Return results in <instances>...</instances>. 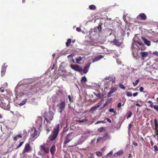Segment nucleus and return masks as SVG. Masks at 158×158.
<instances>
[{"instance_id": "1", "label": "nucleus", "mask_w": 158, "mask_h": 158, "mask_svg": "<svg viewBox=\"0 0 158 158\" xmlns=\"http://www.w3.org/2000/svg\"><path fill=\"white\" fill-rule=\"evenodd\" d=\"M55 113L53 111H49L48 112H45L44 116H43L44 118V122L46 121L47 124H50L51 121L53 118V116Z\"/></svg>"}, {"instance_id": "2", "label": "nucleus", "mask_w": 158, "mask_h": 158, "mask_svg": "<svg viewBox=\"0 0 158 158\" xmlns=\"http://www.w3.org/2000/svg\"><path fill=\"white\" fill-rule=\"evenodd\" d=\"M60 125L59 124H56L54 127L53 130L48 139L50 141L54 140L57 137L59 132Z\"/></svg>"}, {"instance_id": "3", "label": "nucleus", "mask_w": 158, "mask_h": 158, "mask_svg": "<svg viewBox=\"0 0 158 158\" xmlns=\"http://www.w3.org/2000/svg\"><path fill=\"white\" fill-rule=\"evenodd\" d=\"M74 133L71 132L69 133L64 138V141L63 143L64 148L66 147L67 144L73 139L74 137Z\"/></svg>"}, {"instance_id": "4", "label": "nucleus", "mask_w": 158, "mask_h": 158, "mask_svg": "<svg viewBox=\"0 0 158 158\" xmlns=\"http://www.w3.org/2000/svg\"><path fill=\"white\" fill-rule=\"evenodd\" d=\"M74 133L71 132L69 133L64 138V141L63 143L64 148L66 147L67 144L73 139L74 137Z\"/></svg>"}, {"instance_id": "5", "label": "nucleus", "mask_w": 158, "mask_h": 158, "mask_svg": "<svg viewBox=\"0 0 158 158\" xmlns=\"http://www.w3.org/2000/svg\"><path fill=\"white\" fill-rule=\"evenodd\" d=\"M74 133L71 132L69 133L64 138V141L63 143L64 148L66 147L67 144L73 139L74 137Z\"/></svg>"}, {"instance_id": "6", "label": "nucleus", "mask_w": 158, "mask_h": 158, "mask_svg": "<svg viewBox=\"0 0 158 158\" xmlns=\"http://www.w3.org/2000/svg\"><path fill=\"white\" fill-rule=\"evenodd\" d=\"M91 118H92L91 115H85L84 118H80L78 120H76V122L80 123L87 122L89 123V124H90L93 123V121H89V120H90Z\"/></svg>"}, {"instance_id": "7", "label": "nucleus", "mask_w": 158, "mask_h": 158, "mask_svg": "<svg viewBox=\"0 0 158 158\" xmlns=\"http://www.w3.org/2000/svg\"><path fill=\"white\" fill-rule=\"evenodd\" d=\"M31 150V148L30 144L29 143H27L25 145L24 148L22 152V153L24 154L26 153L29 152Z\"/></svg>"}, {"instance_id": "8", "label": "nucleus", "mask_w": 158, "mask_h": 158, "mask_svg": "<svg viewBox=\"0 0 158 158\" xmlns=\"http://www.w3.org/2000/svg\"><path fill=\"white\" fill-rule=\"evenodd\" d=\"M71 67L75 71L78 72H81L82 70V69L79 65L76 64H71Z\"/></svg>"}, {"instance_id": "9", "label": "nucleus", "mask_w": 158, "mask_h": 158, "mask_svg": "<svg viewBox=\"0 0 158 158\" xmlns=\"http://www.w3.org/2000/svg\"><path fill=\"white\" fill-rule=\"evenodd\" d=\"M65 104V102L62 101L59 104L57 105V106L59 107V108L60 110V113H61L64 109Z\"/></svg>"}, {"instance_id": "10", "label": "nucleus", "mask_w": 158, "mask_h": 158, "mask_svg": "<svg viewBox=\"0 0 158 158\" xmlns=\"http://www.w3.org/2000/svg\"><path fill=\"white\" fill-rule=\"evenodd\" d=\"M39 132L36 130L35 129L33 133H32L31 135V138H34L33 140L37 138V137L39 135Z\"/></svg>"}, {"instance_id": "11", "label": "nucleus", "mask_w": 158, "mask_h": 158, "mask_svg": "<svg viewBox=\"0 0 158 158\" xmlns=\"http://www.w3.org/2000/svg\"><path fill=\"white\" fill-rule=\"evenodd\" d=\"M117 90V88L116 87H112L110 88V90L107 96L110 97L111 96V94L115 92Z\"/></svg>"}, {"instance_id": "12", "label": "nucleus", "mask_w": 158, "mask_h": 158, "mask_svg": "<svg viewBox=\"0 0 158 158\" xmlns=\"http://www.w3.org/2000/svg\"><path fill=\"white\" fill-rule=\"evenodd\" d=\"M108 80L110 81H112V83H114L115 82V77L110 76L104 78V80Z\"/></svg>"}, {"instance_id": "13", "label": "nucleus", "mask_w": 158, "mask_h": 158, "mask_svg": "<svg viewBox=\"0 0 158 158\" xmlns=\"http://www.w3.org/2000/svg\"><path fill=\"white\" fill-rule=\"evenodd\" d=\"M110 138V136L108 133L106 132L103 134L102 139L106 140L107 139H109Z\"/></svg>"}, {"instance_id": "14", "label": "nucleus", "mask_w": 158, "mask_h": 158, "mask_svg": "<svg viewBox=\"0 0 158 158\" xmlns=\"http://www.w3.org/2000/svg\"><path fill=\"white\" fill-rule=\"evenodd\" d=\"M142 39L144 43L148 46H149L151 45V42L149 40L144 37H142Z\"/></svg>"}, {"instance_id": "15", "label": "nucleus", "mask_w": 158, "mask_h": 158, "mask_svg": "<svg viewBox=\"0 0 158 158\" xmlns=\"http://www.w3.org/2000/svg\"><path fill=\"white\" fill-rule=\"evenodd\" d=\"M139 17L140 19L142 20H145L147 19L146 15L143 13H141L139 14L137 18Z\"/></svg>"}, {"instance_id": "16", "label": "nucleus", "mask_w": 158, "mask_h": 158, "mask_svg": "<svg viewBox=\"0 0 158 158\" xmlns=\"http://www.w3.org/2000/svg\"><path fill=\"white\" fill-rule=\"evenodd\" d=\"M103 57V56L102 55H98L94 57V59L93 60V62H94L98 61Z\"/></svg>"}, {"instance_id": "17", "label": "nucleus", "mask_w": 158, "mask_h": 158, "mask_svg": "<svg viewBox=\"0 0 158 158\" xmlns=\"http://www.w3.org/2000/svg\"><path fill=\"white\" fill-rule=\"evenodd\" d=\"M56 150V147L55 145H52L51 147L50 151L52 155L54 154Z\"/></svg>"}, {"instance_id": "18", "label": "nucleus", "mask_w": 158, "mask_h": 158, "mask_svg": "<svg viewBox=\"0 0 158 158\" xmlns=\"http://www.w3.org/2000/svg\"><path fill=\"white\" fill-rule=\"evenodd\" d=\"M114 44L117 46H120L121 45V43L118 40L115 39L113 41Z\"/></svg>"}, {"instance_id": "19", "label": "nucleus", "mask_w": 158, "mask_h": 158, "mask_svg": "<svg viewBox=\"0 0 158 158\" xmlns=\"http://www.w3.org/2000/svg\"><path fill=\"white\" fill-rule=\"evenodd\" d=\"M89 67V65H85L83 69V73L84 74L86 73L88 71V69Z\"/></svg>"}, {"instance_id": "20", "label": "nucleus", "mask_w": 158, "mask_h": 158, "mask_svg": "<svg viewBox=\"0 0 158 158\" xmlns=\"http://www.w3.org/2000/svg\"><path fill=\"white\" fill-rule=\"evenodd\" d=\"M141 56L143 57H146L148 55V52H140Z\"/></svg>"}, {"instance_id": "21", "label": "nucleus", "mask_w": 158, "mask_h": 158, "mask_svg": "<svg viewBox=\"0 0 158 158\" xmlns=\"http://www.w3.org/2000/svg\"><path fill=\"white\" fill-rule=\"evenodd\" d=\"M154 125L155 127V130L158 129V123L157 121L156 118H155L154 120Z\"/></svg>"}, {"instance_id": "22", "label": "nucleus", "mask_w": 158, "mask_h": 158, "mask_svg": "<svg viewBox=\"0 0 158 158\" xmlns=\"http://www.w3.org/2000/svg\"><path fill=\"white\" fill-rule=\"evenodd\" d=\"M42 148L44 151L45 153H48L49 152V148H46L44 146H42Z\"/></svg>"}, {"instance_id": "23", "label": "nucleus", "mask_w": 158, "mask_h": 158, "mask_svg": "<svg viewBox=\"0 0 158 158\" xmlns=\"http://www.w3.org/2000/svg\"><path fill=\"white\" fill-rule=\"evenodd\" d=\"M97 131H98L102 133L103 132H105L106 131V129L104 127H101L98 128L97 130Z\"/></svg>"}, {"instance_id": "24", "label": "nucleus", "mask_w": 158, "mask_h": 158, "mask_svg": "<svg viewBox=\"0 0 158 158\" xmlns=\"http://www.w3.org/2000/svg\"><path fill=\"white\" fill-rule=\"evenodd\" d=\"M123 153V151L122 150H120L119 151H118L116 153H115L114 155V156H115V155H120L121 154H122Z\"/></svg>"}, {"instance_id": "25", "label": "nucleus", "mask_w": 158, "mask_h": 158, "mask_svg": "<svg viewBox=\"0 0 158 158\" xmlns=\"http://www.w3.org/2000/svg\"><path fill=\"white\" fill-rule=\"evenodd\" d=\"M6 68L4 67H2L1 70V75H4L5 73Z\"/></svg>"}, {"instance_id": "26", "label": "nucleus", "mask_w": 158, "mask_h": 158, "mask_svg": "<svg viewBox=\"0 0 158 158\" xmlns=\"http://www.w3.org/2000/svg\"><path fill=\"white\" fill-rule=\"evenodd\" d=\"M89 8L91 10H94L96 8V6L94 5H91L89 6Z\"/></svg>"}, {"instance_id": "27", "label": "nucleus", "mask_w": 158, "mask_h": 158, "mask_svg": "<svg viewBox=\"0 0 158 158\" xmlns=\"http://www.w3.org/2000/svg\"><path fill=\"white\" fill-rule=\"evenodd\" d=\"M0 105L2 106V107L4 108L5 109H7V108L6 107V104L5 102H1Z\"/></svg>"}, {"instance_id": "28", "label": "nucleus", "mask_w": 158, "mask_h": 158, "mask_svg": "<svg viewBox=\"0 0 158 158\" xmlns=\"http://www.w3.org/2000/svg\"><path fill=\"white\" fill-rule=\"evenodd\" d=\"M82 59V58L81 56H79L76 59V61L77 63L80 64L81 63L79 62L80 61H81Z\"/></svg>"}, {"instance_id": "29", "label": "nucleus", "mask_w": 158, "mask_h": 158, "mask_svg": "<svg viewBox=\"0 0 158 158\" xmlns=\"http://www.w3.org/2000/svg\"><path fill=\"white\" fill-rule=\"evenodd\" d=\"M27 102V100L26 99L23 100L19 104V106H21L25 104Z\"/></svg>"}, {"instance_id": "30", "label": "nucleus", "mask_w": 158, "mask_h": 158, "mask_svg": "<svg viewBox=\"0 0 158 158\" xmlns=\"http://www.w3.org/2000/svg\"><path fill=\"white\" fill-rule=\"evenodd\" d=\"M71 43V40L70 39H68L67 42L66 43L67 46H69V44Z\"/></svg>"}, {"instance_id": "31", "label": "nucleus", "mask_w": 158, "mask_h": 158, "mask_svg": "<svg viewBox=\"0 0 158 158\" xmlns=\"http://www.w3.org/2000/svg\"><path fill=\"white\" fill-rule=\"evenodd\" d=\"M87 81V79L85 77H82L81 80V82L85 83Z\"/></svg>"}, {"instance_id": "32", "label": "nucleus", "mask_w": 158, "mask_h": 158, "mask_svg": "<svg viewBox=\"0 0 158 158\" xmlns=\"http://www.w3.org/2000/svg\"><path fill=\"white\" fill-rule=\"evenodd\" d=\"M100 106V105H98L97 106H94L92 107L91 109V110H95L96 109L98 108L99 106Z\"/></svg>"}, {"instance_id": "33", "label": "nucleus", "mask_w": 158, "mask_h": 158, "mask_svg": "<svg viewBox=\"0 0 158 158\" xmlns=\"http://www.w3.org/2000/svg\"><path fill=\"white\" fill-rule=\"evenodd\" d=\"M136 43H138L140 45H142L143 44V43L142 42H136L134 43H133L132 44V47H134V44Z\"/></svg>"}, {"instance_id": "34", "label": "nucleus", "mask_w": 158, "mask_h": 158, "mask_svg": "<svg viewBox=\"0 0 158 158\" xmlns=\"http://www.w3.org/2000/svg\"><path fill=\"white\" fill-rule=\"evenodd\" d=\"M45 129L47 131V133H48L50 131V130L49 129V128L48 127V125L47 124H46V126L45 127Z\"/></svg>"}, {"instance_id": "35", "label": "nucleus", "mask_w": 158, "mask_h": 158, "mask_svg": "<svg viewBox=\"0 0 158 158\" xmlns=\"http://www.w3.org/2000/svg\"><path fill=\"white\" fill-rule=\"evenodd\" d=\"M118 86L122 89H125V88L124 86V85L121 83L119 84Z\"/></svg>"}, {"instance_id": "36", "label": "nucleus", "mask_w": 158, "mask_h": 158, "mask_svg": "<svg viewBox=\"0 0 158 158\" xmlns=\"http://www.w3.org/2000/svg\"><path fill=\"white\" fill-rule=\"evenodd\" d=\"M139 79H137V80L135 81V82H133V85L134 86H136L137 84H138V83H139Z\"/></svg>"}, {"instance_id": "37", "label": "nucleus", "mask_w": 158, "mask_h": 158, "mask_svg": "<svg viewBox=\"0 0 158 158\" xmlns=\"http://www.w3.org/2000/svg\"><path fill=\"white\" fill-rule=\"evenodd\" d=\"M96 153L97 156H100L102 155V153L101 152H97Z\"/></svg>"}, {"instance_id": "38", "label": "nucleus", "mask_w": 158, "mask_h": 158, "mask_svg": "<svg viewBox=\"0 0 158 158\" xmlns=\"http://www.w3.org/2000/svg\"><path fill=\"white\" fill-rule=\"evenodd\" d=\"M127 95L128 97H131L132 96V94L130 92H127Z\"/></svg>"}, {"instance_id": "39", "label": "nucleus", "mask_w": 158, "mask_h": 158, "mask_svg": "<svg viewBox=\"0 0 158 158\" xmlns=\"http://www.w3.org/2000/svg\"><path fill=\"white\" fill-rule=\"evenodd\" d=\"M154 109L158 111V105H155L153 106Z\"/></svg>"}, {"instance_id": "40", "label": "nucleus", "mask_w": 158, "mask_h": 158, "mask_svg": "<svg viewBox=\"0 0 158 158\" xmlns=\"http://www.w3.org/2000/svg\"><path fill=\"white\" fill-rule=\"evenodd\" d=\"M23 143H24V141L23 142H21L19 145L17 146V147L16 148V149H18V148H20V147H21L22 146V145L23 144Z\"/></svg>"}, {"instance_id": "41", "label": "nucleus", "mask_w": 158, "mask_h": 158, "mask_svg": "<svg viewBox=\"0 0 158 158\" xmlns=\"http://www.w3.org/2000/svg\"><path fill=\"white\" fill-rule=\"evenodd\" d=\"M101 123H105V122L103 121L99 120L97 121L95 123V124H98Z\"/></svg>"}, {"instance_id": "42", "label": "nucleus", "mask_w": 158, "mask_h": 158, "mask_svg": "<svg viewBox=\"0 0 158 158\" xmlns=\"http://www.w3.org/2000/svg\"><path fill=\"white\" fill-rule=\"evenodd\" d=\"M132 115V113L131 112V111H130L129 114H128L127 117V118L128 119V118H130L131 115Z\"/></svg>"}, {"instance_id": "43", "label": "nucleus", "mask_w": 158, "mask_h": 158, "mask_svg": "<svg viewBox=\"0 0 158 158\" xmlns=\"http://www.w3.org/2000/svg\"><path fill=\"white\" fill-rule=\"evenodd\" d=\"M102 139H103L102 137H99L97 139V142H98L100 141Z\"/></svg>"}, {"instance_id": "44", "label": "nucleus", "mask_w": 158, "mask_h": 158, "mask_svg": "<svg viewBox=\"0 0 158 158\" xmlns=\"http://www.w3.org/2000/svg\"><path fill=\"white\" fill-rule=\"evenodd\" d=\"M76 31L79 32H80L81 31V30L80 27H77L76 29Z\"/></svg>"}, {"instance_id": "45", "label": "nucleus", "mask_w": 158, "mask_h": 158, "mask_svg": "<svg viewBox=\"0 0 158 158\" xmlns=\"http://www.w3.org/2000/svg\"><path fill=\"white\" fill-rule=\"evenodd\" d=\"M98 31H101V30H102V27H101V25H99L98 26Z\"/></svg>"}, {"instance_id": "46", "label": "nucleus", "mask_w": 158, "mask_h": 158, "mask_svg": "<svg viewBox=\"0 0 158 158\" xmlns=\"http://www.w3.org/2000/svg\"><path fill=\"white\" fill-rule=\"evenodd\" d=\"M153 54L156 56H158V52L157 51L153 52Z\"/></svg>"}, {"instance_id": "47", "label": "nucleus", "mask_w": 158, "mask_h": 158, "mask_svg": "<svg viewBox=\"0 0 158 158\" xmlns=\"http://www.w3.org/2000/svg\"><path fill=\"white\" fill-rule=\"evenodd\" d=\"M154 151L155 152H156V151H158V148L157 147V146L156 145L154 146Z\"/></svg>"}, {"instance_id": "48", "label": "nucleus", "mask_w": 158, "mask_h": 158, "mask_svg": "<svg viewBox=\"0 0 158 158\" xmlns=\"http://www.w3.org/2000/svg\"><path fill=\"white\" fill-rule=\"evenodd\" d=\"M109 111L110 112H112L114 113H115V111L114 110L113 108H111L109 110Z\"/></svg>"}, {"instance_id": "49", "label": "nucleus", "mask_w": 158, "mask_h": 158, "mask_svg": "<svg viewBox=\"0 0 158 158\" xmlns=\"http://www.w3.org/2000/svg\"><path fill=\"white\" fill-rule=\"evenodd\" d=\"M143 89H144L143 88V87L141 86L140 87L139 89L140 92H143Z\"/></svg>"}, {"instance_id": "50", "label": "nucleus", "mask_w": 158, "mask_h": 158, "mask_svg": "<svg viewBox=\"0 0 158 158\" xmlns=\"http://www.w3.org/2000/svg\"><path fill=\"white\" fill-rule=\"evenodd\" d=\"M138 94V93L137 92H136V93H134L133 94V96L134 97H135L136 96H137Z\"/></svg>"}, {"instance_id": "51", "label": "nucleus", "mask_w": 158, "mask_h": 158, "mask_svg": "<svg viewBox=\"0 0 158 158\" xmlns=\"http://www.w3.org/2000/svg\"><path fill=\"white\" fill-rule=\"evenodd\" d=\"M121 106V103L120 102H119L117 105V107L118 108H119Z\"/></svg>"}, {"instance_id": "52", "label": "nucleus", "mask_w": 158, "mask_h": 158, "mask_svg": "<svg viewBox=\"0 0 158 158\" xmlns=\"http://www.w3.org/2000/svg\"><path fill=\"white\" fill-rule=\"evenodd\" d=\"M106 119L107 120V121L109 123H111V120L109 118H106Z\"/></svg>"}, {"instance_id": "53", "label": "nucleus", "mask_w": 158, "mask_h": 158, "mask_svg": "<svg viewBox=\"0 0 158 158\" xmlns=\"http://www.w3.org/2000/svg\"><path fill=\"white\" fill-rule=\"evenodd\" d=\"M68 99H69V101L71 102L72 100V98H71V96H70V95H68Z\"/></svg>"}, {"instance_id": "54", "label": "nucleus", "mask_w": 158, "mask_h": 158, "mask_svg": "<svg viewBox=\"0 0 158 158\" xmlns=\"http://www.w3.org/2000/svg\"><path fill=\"white\" fill-rule=\"evenodd\" d=\"M18 139V138L17 137V136H15L14 137V138H13V140H14V141H16Z\"/></svg>"}, {"instance_id": "55", "label": "nucleus", "mask_w": 158, "mask_h": 158, "mask_svg": "<svg viewBox=\"0 0 158 158\" xmlns=\"http://www.w3.org/2000/svg\"><path fill=\"white\" fill-rule=\"evenodd\" d=\"M113 152L112 151L110 152L107 154V156H109V155H111L113 154Z\"/></svg>"}, {"instance_id": "56", "label": "nucleus", "mask_w": 158, "mask_h": 158, "mask_svg": "<svg viewBox=\"0 0 158 158\" xmlns=\"http://www.w3.org/2000/svg\"><path fill=\"white\" fill-rule=\"evenodd\" d=\"M38 120H40L41 121V122L43 120V118L42 117H39V119H38Z\"/></svg>"}, {"instance_id": "57", "label": "nucleus", "mask_w": 158, "mask_h": 158, "mask_svg": "<svg viewBox=\"0 0 158 158\" xmlns=\"http://www.w3.org/2000/svg\"><path fill=\"white\" fill-rule=\"evenodd\" d=\"M16 136H17L18 138H22V135L21 134L17 135H16Z\"/></svg>"}, {"instance_id": "58", "label": "nucleus", "mask_w": 158, "mask_h": 158, "mask_svg": "<svg viewBox=\"0 0 158 158\" xmlns=\"http://www.w3.org/2000/svg\"><path fill=\"white\" fill-rule=\"evenodd\" d=\"M95 95H96V96H97L98 97H101V96H100L101 94L100 93H98L97 94H95Z\"/></svg>"}, {"instance_id": "59", "label": "nucleus", "mask_w": 158, "mask_h": 158, "mask_svg": "<svg viewBox=\"0 0 158 158\" xmlns=\"http://www.w3.org/2000/svg\"><path fill=\"white\" fill-rule=\"evenodd\" d=\"M133 144L134 146H137L138 145L137 143L135 142H133Z\"/></svg>"}, {"instance_id": "60", "label": "nucleus", "mask_w": 158, "mask_h": 158, "mask_svg": "<svg viewBox=\"0 0 158 158\" xmlns=\"http://www.w3.org/2000/svg\"><path fill=\"white\" fill-rule=\"evenodd\" d=\"M132 126V124H129L128 125V128L129 129H130Z\"/></svg>"}, {"instance_id": "61", "label": "nucleus", "mask_w": 158, "mask_h": 158, "mask_svg": "<svg viewBox=\"0 0 158 158\" xmlns=\"http://www.w3.org/2000/svg\"><path fill=\"white\" fill-rule=\"evenodd\" d=\"M152 40L154 42H155V43H157L158 42V40L154 39Z\"/></svg>"}, {"instance_id": "62", "label": "nucleus", "mask_w": 158, "mask_h": 158, "mask_svg": "<svg viewBox=\"0 0 158 158\" xmlns=\"http://www.w3.org/2000/svg\"><path fill=\"white\" fill-rule=\"evenodd\" d=\"M156 131V135L157 136H158V129L157 130H155Z\"/></svg>"}, {"instance_id": "63", "label": "nucleus", "mask_w": 158, "mask_h": 158, "mask_svg": "<svg viewBox=\"0 0 158 158\" xmlns=\"http://www.w3.org/2000/svg\"><path fill=\"white\" fill-rule=\"evenodd\" d=\"M150 143L152 146L154 145V143L153 141L152 140L150 141Z\"/></svg>"}, {"instance_id": "64", "label": "nucleus", "mask_w": 158, "mask_h": 158, "mask_svg": "<svg viewBox=\"0 0 158 158\" xmlns=\"http://www.w3.org/2000/svg\"><path fill=\"white\" fill-rule=\"evenodd\" d=\"M148 102L149 103H150L151 105H153V104L152 102L151 101H148Z\"/></svg>"}]
</instances>
